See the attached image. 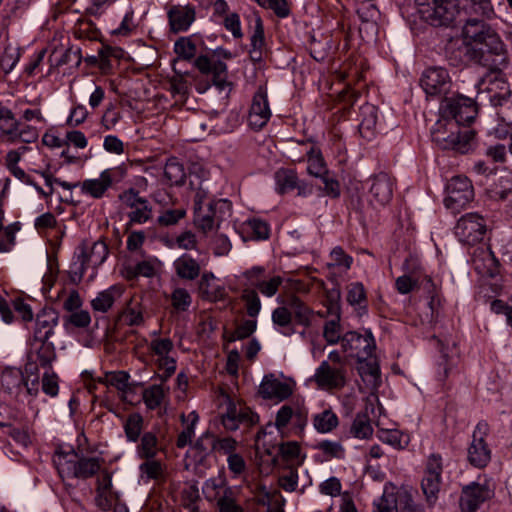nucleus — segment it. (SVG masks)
<instances>
[{"label":"nucleus","mask_w":512,"mask_h":512,"mask_svg":"<svg viewBox=\"0 0 512 512\" xmlns=\"http://www.w3.org/2000/svg\"><path fill=\"white\" fill-rule=\"evenodd\" d=\"M288 305L292 312V319L296 324L305 328L312 326L315 313L300 298L291 297L288 299Z\"/></svg>","instance_id":"nucleus-25"},{"label":"nucleus","mask_w":512,"mask_h":512,"mask_svg":"<svg viewBox=\"0 0 512 512\" xmlns=\"http://www.w3.org/2000/svg\"><path fill=\"white\" fill-rule=\"evenodd\" d=\"M271 110L268 103L267 91L260 86L253 96L249 111V123L253 128L261 129L269 121Z\"/></svg>","instance_id":"nucleus-16"},{"label":"nucleus","mask_w":512,"mask_h":512,"mask_svg":"<svg viewBox=\"0 0 512 512\" xmlns=\"http://www.w3.org/2000/svg\"><path fill=\"white\" fill-rule=\"evenodd\" d=\"M174 268L179 278L195 280L201 272L200 264L189 255H182L174 262Z\"/></svg>","instance_id":"nucleus-27"},{"label":"nucleus","mask_w":512,"mask_h":512,"mask_svg":"<svg viewBox=\"0 0 512 512\" xmlns=\"http://www.w3.org/2000/svg\"><path fill=\"white\" fill-rule=\"evenodd\" d=\"M174 51L183 60H191L196 54V45L190 38L181 37L175 42Z\"/></svg>","instance_id":"nucleus-55"},{"label":"nucleus","mask_w":512,"mask_h":512,"mask_svg":"<svg viewBox=\"0 0 512 512\" xmlns=\"http://www.w3.org/2000/svg\"><path fill=\"white\" fill-rule=\"evenodd\" d=\"M492 490L487 485L473 482L462 489L460 508L462 512H475L479 506L490 499Z\"/></svg>","instance_id":"nucleus-14"},{"label":"nucleus","mask_w":512,"mask_h":512,"mask_svg":"<svg viewBox=\"0 0 512 512\" xmlns=\"http://www.w3.org/2000/svg\"><path fill=\"white\" fill-rule=\"evenodd\" d=\"M420 85L428 96H441L450 91L452 81L447 69L433 66L424 70Z\"/></svg>","instance_id":"nucleus-10"},{"label":"nucleus","mask_w":512,"mask_h":512,"mask_svg":"<svg viewBox=\"0 0 512 512\" xmlns=\"http://www.w3.org/2000/svg\"><path fill=\"white\" fill-rule=\"evenodd\" d=\"M55 464L61 476H73L75 478L87 479L100 470V461L97 457H81L72 451L59 455Z\"/></svg>","instance_id":"nucleus-5"},{"label":"nucleus","mask_w":512,"mask_h":512,"mask_svg":"<svg viewBox=\"0 0 512 512\" xmlns=\"http://www.w3.org/2000/svg\"><path fill=\"white\" fill-rule=\"evenodd\" d=\"M21 57V49L12 44H8L0 58V67L4 73H10Z\"/></svg>","instance_id":"nucleus-41"},{"label":"nucleus","mask_w":512,"mask_h":512,"mask_svg":"<svg viewBox=\"0 0 512 512\" xmlns=\"http://www.w3.org/2000/svg\"><path fill=\"white\" fill-rule=\"evenodd\" d=\"M165 466L155 458L146 460L139 466L141 476L146 477L147 480H159L164 476Z\"/></svg>","instance_id":"nucleus-44"},{"label":"nucleus","mask_w":512,"mask_h":512,"mask_svg":"<svg viewBox=\"0 0 512 512\" xmlns=\"http://www.w3.org/2000/svg\"><path fill=\"white\" fill-rule=\"evenodd\" d=\"M292 393V386L287 382L281 381L274 374L265 375L258 389V394L267 400L284 401Z\"/></svg>","instance_id":"nucleus-15"},{"label":"nucleus","mask_w":512,"mask_h":512,"mask_svg":"<svg viewBox=\"0 0 512 512\" xmlns=\"http://www.w3.org/2000/svg\"><path fill=\"white\" fill-rule=\"evenodd\" d=\"M178 62V60H174L173 62V71L175 72V75L170 78V89L172 93L180 95L182 98H184L187 96L189 91L188 83L184 78V76L188 75V73L182 72V70L177 67Z\"/></svg>","instance_id":"nucleus-43"},{"label":"nucleus","mask_w":512,"mask_h":512,"mask_svg":"<svg viewBox=\"0 0 512 512\" xmlns=\"http://www.w3.org/2000/svg\"><path fill=\"white\" fill-rule=\"evenodd\" d=\"M216 438L213 434L205 432L192 446V450L195 452V461L202 464L206 458L215 451Z\"/></svg>","instance_id":"nucleus-31"},{"label":"nucleus","mask_w":512,"mask_h":512,"mask_svg":"<svg viewBox=\"0 0 512 512\" xmlns=\"http://www.w3.org/2000/svg\"><path fill=\"white\" fill-rule=\"evenodd\" d=\"M312 421L319 433H329L338 425V417L331 409L315 414Z\"/></svg>","instance_id":"nucleus-33"},{"label":"nucleus","mask_w":512,"mask_h":512,"mask_svg":"<svg viewBox=\"0 0 512 512\" xmlns=\"http://www.w3.org/2000/svg\"><path fill=\"white\" fill-rule=\"evenodd\" d=\"M295 406L296 404H285L280 407L275 417V426L278 431H282L291 423Z\"/></svg>","instance_id":"nucleus-60"},{"label":"nucleus","mask_w":512,"mask_h":512,"mask_svg":"<svg viewBox=\"0 0 512 512\" xmlns=\"http://www.w3.org/2000/svg\"><path fill=\"white\" fill-rule=\"evenodd\" d=\"M119 200L122 201L126 207H129L132 210L148 201L147 199L140 197L139 192L134 188H129L123 191L119 195Z\"/></svg>","instance_id":"nucleus-63"},{"label":"nucleus","mask_w":512,"mask_h":512,"mask_svg":"<svg viewBox=\"0 0 512 512\" xmlns=\"http://www.w3.org/2000/svg\"><path fill=\"white\" fill-rule=\"evenodd\" d=\"M473 62L486 68L476 83L478 94L483 92H493L505 88L506 80L503 69L508 64L506 51L491 56H485L475 51L472 52Z\"/></svg>","instance_id":"nucleus-3"},{"label":"nucleus","mask_w":512,"mask_h":512,"mask_svg":"<svg viewBox=\"0 0 512 512\" xmlns=\"http://www.w3.org/2000/svg\"><path fill=\"white\" fill-rule=\"evenodd\" d=\"M486 231V221L478 213L463 215L455 226V235L462 243L468 245L482 241Z\"/></svg>","instance_id":"nucleus-8"},{"label":"nucleus","mask_w":512,"mask_h":512,"mask_svg":"<svg viewBox=\"0 0 512 512\" xmlns=\"http://www.w3.org/2000/svg\"><path fill=\"white\" fill-rule=\"evenodd\" d=\"M347 369L332 365L330 362H321L313 376L318 387L325 390L342 389L347 382Z\"/></svg>","instance_id":"nucleus-12"},{"label":"nucleus","mask_w":512,"mask_h":512,"mask_svg":"<svg viewBox=\"0 0 512 512\" xmlns=\"http://www.w3.org/2000/svg\"><path fill=\"white\" fill-rule=\"evenodd\" d=\"M91 323L90 313L86 310H77L64 317V326L68 328H87Z\"/></svg>","instance_id":"nucleus-53"},{"label":"nucleus","mask_w":512,"mask_h":512,"mask_svg":"<svg viewBox=\"0 0 512 512\" xmlns=\"http://www.w3.org/2000/svg\"><path fill=\"white\" fill-rule=\"evenodd\" d=\"M246 227L256 240H264L269 237V226L266 222L259 219L247 221Z\"/></svg>","instance_id":"nucleus-62"},{"label":"nucleus","mask_w":512,"mask_h":512,"mask_svg":"<svg viewBox=\"0 0 512 512\" xmlns=\"http://www.w3.org/2000/svg\"><path fill=\"white\" fill-rule=\"evenodd\" d=\"M170 30L173 33L184 32L195 21L196 12L192 5H173L167 12Z\"/></svg>","instance_id":"nucleus-17"},{"label":"nucleus","mask_w":512,"mask_h":512,"mask_svg":"<svg viewBox=\"0 0 512 512\" xmlns=\"http://www.w3.org/2000/svg\"><path fill=\"white\" fill-rule=\"evenodd\" d=\"M372 432L373 428L367 415L357 414L351 426V433L357 438L365 439L372 435Z\"/></svg>","instance_id":"nucleus-46"},{"label":"nucleus","mask_w":512,"mask_h":512,"mask_svg":"<svg viewBox=\"0 0 512 512\" xmlns=\"http://www.w3.org/2000/svg\"><path fill=\"white\" fill-rule=\"evenodd\" d=\"M224 480L219 478L208 479L202 488L205 498L209 501H217L224 489Z\"/></svg>","instance_id":"nucleus-50"},{"label":"nucleus","mask_w":512,"mask_h":512,"mask_svg":"<svg viewBox=\"0 0 512 512\" xmlns=\"http://www.w3.org/2000/svg\"><path fill=\"white\" fill-rule=\"evenodd\" d=\"M261 7L271 9L280 18L289 15L290 9L286 0H255Z\"/></svg>","instance_id":"nucleus-61"},{"label":"nucleus","mask_w":512,"mask_h":512,"mask_svg":"<svg viewBox=\"0 0 512 512\" xmlns=\"http://www.w3.org/2000/svg\"><path fill=\"white\" fill-rule=\"evenodd\" d=\"M129 375L124 371L112 372L105 376L104 383L125 392L128 387Z\"/></svg>","instance_id":"nucleus-64"},{"label":"nucleus","mask_w":512,"mask_h":512,"mask_svg":"<svg viewBox=\"0 0 512 512\" xmlns=\"http://www.w3.org/2000/svg\"><path fill=\"white\" fill-rule=\"evenodd\" d=\"M225 200L208 201L207 204L201 206V200H196V208H194V222L204 233L211 231L215 224L219 226L221 221L220 208L225 206Z\"/></svg>","instance_id":"nucleus-11"},{"label":"nucleus","mask_w":512,"mask_h":512,"mask_svg":"<svg viewBox=\"0 0 512 512\" xmlns=\"http://www.w3.org/2000/svg\"><path fill=\"white\" fill-rule=\"evenodd\" d=\"M244 279V288H257L265 278V268L262 266H254L242 273Z\"/></svg>","instance_id":"nucleus-54"},{"label":"nucleus","mask_w":512,"mask_h":512,"mask_svg":"<svg viewBox=\"0 0 512 512\" xmlns=\"http://www.w3.org/2000/svg\"><path fill=\"white\" fill-rule=\"evenodd\" d=\"M38 342L40 343V346L37 348L35 353L36 362H38L42 367H47L56 358L54 344L48 340Z\"/></svg>","instance_id":"nucleus-45"},{"label":"nucleus","mask_w":512,"mask_h":512,"mask_svg":"<svg viewBox=\"0 0 512 512\" xmlns=\"http://www.w3.org/2000/svg\"><path fill=\"white\" fill-rule=\"evenodd\" d=\"M143 417L139 413L130 414L125 422L124 430L129 441L136 442L140 436Z\"/></svg>","instance_id":"nucleus-48"},{"label":"nucleus","mask_w":512,"mask_h":512,"mask_svg":"<svg viewBox=\"0 0 512 512\" xmlns=\"http://www.w3.org/2000/svg\"><path fill=\"white\" fill-rule=\"evenodd\" d=\"M58 320L59 314L54 309H42L36 316L33 333L34 341L49 340L54 334V328L57 326Z\"/></svg>","instance_id":"nucleus-19"},{"label":"nucleus","mask_w":512,"mask_h":512,"mask_svg":"<svg viewBox=\"0 0 512 512\" xmlns=\"http://www.w3.org/2000/svg\"><path fill=\"white\" fill-rule=\"evenodd\" d=\"M372 184L370 187L371 202L377 205L384 206L390 202L393 196L394 183L392 178L384 172L374 175L371 178Z\"/></svg>","instance_id":"nucleus-18"},{"label":"nucleus","mask_w":512,"mask_h":512,"mask_svg":"<svg viewBox=\"0 0 512 512\" xmlns=\"http://www.w3.org/2000/svg\"><path fill=\"white\" fill-rule=\"evenodd\" d=\"M313 150L308 153V166L307 171L310 175H313L315 177L322 178L326 174H328V171L326 170L324 160L320 154L313 155Z\"/></svg>","instance_id":"nucleus-59"},{"label":"nucleus","mask_w":512,"mask_h":512,"mask_svg":"<svg viewBox=\"0 0 512 512\" xmlns=\"http://www.w3.org/2000/svg\"><path fill=\"white\" fill-rule=\"evenodd\" d=\"M18 128L19 122L13 112L6 107H0V133L6 137V141L15 143Z\"/></svg>","instance_id":"nucleus-29"},{"label":"nucleus","mask_w":512,"mask_h":512,"mask_svg":"<svg viewBox=\"0 0 512 512\" xmlns=\"http://www.w3.org/2000/svg\"><path fill=\"white\" fill-rule=\"evenodd\" d=\"M494 106H499L501 119L508 125H512V91L504 94H495L491 97Z\"/></svg>","instance_id":"nucleus-35"},{"label":"nucleus","mask_w":512,"mask_h":512,"mask_svg":"<svg viewBox=\"0 0 512 512\" xmlns=\"http://www.w3.org/2000/svg\"><path fill=\"white\" fill-rule=\"evenodd\" d=\"M165 394L162 385H151L144 389L142 397L146 407L150 410H154L162 404Z\"/></svg>","instance_id":"nucleus-42"},{"label":"nucleus","mask_w":512,"mask_h":512,"mask_svg":"<svg viewBox=\"0 0 512 512\" xmlns=\"http://www.w3.org/2000/svg\"><path fill=\"white\" fill-rule=\"evenodd\" d=\"M491 458V452L485 440L473 439L468 449V460L477 468L485 467Z\"/></svg>","instance_id":"nucleus-26"},{"label":"nucleus","mask_w":512,"mask_h":512,"mask_svg":"<svg viewBox=\"0 0 512 512\" xmlns=\"http://www.w3.org/2000/svg\"><path fill=\"white\" fill-rule=\"evenodd\" d=\"M157 444L158 440L155 434L152 432L144 433L137 449L138 456L146 460L155 458L158 452Z\"/></svg>","instance_id":"nucleus-40"},{"label":"nucleus","mask_w":512,"mask_h":512,"mask_svg":"<svg viewBox=\"0 0 512 512\" xmlns=\"http://www.w3.org/2000/svg\"><path fill=\"white\" fill-rule=\"evenodd\" d=\"M129 225L131 224H143L152 218V207L149 202L136 207L128 213Z\"/></svg>","instance_id":"nucleus-56"},{"label":"nucleus","mask_w":512,"mask_h":512,"mask_svg":"<svg viewBox=\"0 0 512 512\" xmlns=\"http://www.w3.org/2000/svg\"><path fill=\"white\" fill-rule=\"evenodd\" d=\"M442 117L459 125L472 122L477 116V105L473 98L464 95L445 97L440 105Z\"/></svg>","instance_id":"nucleus-7"},{"label":"nucleus","mask_w":512,"mask_h":512,"mask_svg":"<svg viewBox=\"0 0 512 512\" xmlns=\"http://www.w3.org/2000/svg\"><path fill=\"white\" fill-rule=\"evenodd\" d=\"M216 505L219 512H244L243 507L238 503L236 491L231 487L223 489Z\"/></svg>","instance_id":"nucleus-32"},{"label":"nucleus","mask_w":512,"mask_h":512,"mask_svg":"<svg viewBox=\"0 0 512 512\" xmlns=\"http://www.w3.org/2000/svg\"><path fill=\"white\" fill-rule=\"evenodd\" d=\"M510 196H512V175L509 172H504L494 183V188L491 190V198L507 200Z\"/></svg>","instance_id":"nucleus-37"},{"label":"nucleus","mask_w":512,"mask_h":512,"mask_svg":"<svg viewBox=\"0 0 512 512\" xmlns=\"http://www.w3.org/2000/svg\"><path fill=\"white\" fill-rule=\"evenodd\" d=\"M275 180L278 191L284 194L295 189L298 186V178L296 172L291 169H279L275 173Z\"/></svg>","instance_id":"nucleus-38"},{"label":"nucleus","mask_w":512,"mask_h":512,"mask_svg":"<svg viewBox=\"0 0 512 512\" xmlns=\"http://www.w3.org/2000/svg\"><path fill=\"white\" fill-rule=\"evenodd\" d=\"M462 35L463 44L459 48V52H463L469 61H473V51L485 56L506 51L498 34L483 20L467 19L462 29Z\"/></svg>","instance_id":"nucleus-1"},{"label":"nucleus","mask_w":512,"mask_h":512,"mask_svg":"<svg viewBox=\"0 0 512 512\" xmlns=\"http://www.w3.org/2000/svg\"><path fill=\"white\" fill-rule=\"evenodd\" d=\"M124 293V287L121 285H112L108 289L103 290L91 300V307L96 312H108L114 303L119 300Z\"/></svg>","instance_id":"nucleus-24"},{"label":"nucleus","mask_w":512,"mask_h":512,"mask_svg":"<svg viewBox=\"0 0 512 512\" xmlns=\"http://www.w3.org/2000/svg\"><path fill=\"white\" fill-rule=\"evenodd\" d=\"M200 500L199 489L196 484H191L185 487L182 491L183 506L189 510V512H199L197 505Z\"/></svg>","instance_id":"nucleus-51"},{"label":"nucleus","mask_w":512,"mask_h":512,"mask_svg":"<svg viewBox=\"0 0 512 512\" xmlns=\"http://www.w3.org/2000/svg\"><path fill=\"white\" fill-rule=\"evenodd\" d=\"M241 298L246 304L247 314L256 317L261 309V302L258 293L253 288H243Z\"/></svg>","instance_id":"nucleus-49"},{"label":"nucleus","mask_w":512,"mask_h":512,"mask_svg":"<svg viewBox=\"0 0 512 512\" xmlns=\"http://www.w3.org/2000/svg\"><path fill=\"white\" fill-rule=\"evenodd\" d=\"M114 179L110 169L104 170L99 178L86 179L80 184L83 194L89 195L95 199L102 198L106 191L113 185Z\"/></svg>","instance_id":"nucleus-21"},{"label":"nucleus","mask_w":512,"mask_h":512,"mask_svg":"<svg viewBox=\"0 0 512 512\" xmlns=\"http://www.w3.org/2000/svg\"><path fill=\"white\" fill-rule=\"evenodd\" d=\"M441 476L433 475V473H425L421 487L423 493L430 504H433L437 499V494L440 491Z\"/></svg>","instance_id":"nucleus-39"},{"label":"nucleus","mask_w":512,"mask_h":512,"mask_svg":"<svg viewBox=\"0 0 512 512\" xmlns=\"http://www.w3.org/2000/svg\"><path fill=\"white\" fill-rule=\"evenodd\" d=\"M272 322L279 330L286 336L292 335L295 330L293 329L292 312L288 303L286 306H280L272 312Z\"/></svg>","instance_id":"nucleus-30"},{"label":"nucleus","mask_w":512,"mask_h":512,"mask_svg":"<svg viewBox=\"0 0 512 512\" xmlns=\"http://www.w3.org/2000/svg\"><path fill=\"white\" fill-rule=\"evenodd\" d=\"M445 206L453 212H458L466 206L474 196L473 187L466 177H453L446 188Z\"/></svg>","instance_id":"nucleus-9"},{"label":"nucleus","mask_w":512,"mask_h":512,"mask_svg":"<svg viewBox=\"0 0 512 512\" xmlns=\"http://www.w3.org/2000/svg\"><path fill=\"white\" fill-rule=\"evenodd\" d=\"M440 351V361L438 362V377L439 380H445L449 372L456 365L457 351L455 349V343L448 339L441 340L437 337H433Z\"/></svg>","instance_id":"nucleus-20"},{"label":"nucleus","mask_w":512,"mask_h":512,"mask_svg":"<svg viewBox=\"0 0 512 512\" xmlns=\"http://www.w3.org/2000/svg\"><path fill=\"white\" fill-rule=\"evenodd\" d=\"M392 502L397 512H423L422 508L415 504L411 494L406 491L398 492Z\"/></svg>","instance_id":"nucleus-47"},{"label":"nucleus","mask_w":512,"mask_h":512,"mask_svg":"<svg viewBox=\"0 0 512 512\" xmlns=\"http://www.w3.org/2000/svg\"><path fill=\"white\" fill-rule=\"evenodd\" d=\"M431 137L441 149L465 154L472 148L475 132L468 128L462 130L457 122L443 117L433 126Z\"/></svg>","instance_id":"nucleus-2"},{"label":"nucleus","mask_w":512,"mask_h":512,"mask_svg":"<svg viewBox=\"0 0 512 512\" xmlns=\"http://www.w3.org/2000/svg\"><path fill=\"white\" fill-rule=\"evenodd\" d=\"M421 17L435 27H448L460 13L459 0H426L419 2Z\"/></svg>","instance_id":"nucleus-4"},{"label":"nucleus","mask_w":512,"mask_h":512,"mask_svg":"<svg viewBox=\"0 0 512 512\" xmlns=\"http://www.w3.org/2000/svg\"><path fill=\"white\" fill-rule=\"evenodd\" d=\"M367 359L360 363L359 373L364 379L369 377V382L375 385L380 376V369L375 360Z\"/></svg>","instance_id":"nucleus-58"},{"label":"nucleus","mask_w":512,"mask_h":512,"mask_svg":"<svg viewBox=\"0 0 512 512\" xmlns=\"http://www.w3.org/2000/svg\"><path fill=\"white\" fill-rule=\"evenodd\" d=\"M378 109L372 104H365L360 108L359 133L362 138L370 141L376 135Z\"/></svg>","instance_id":"nucleus-23"},{"label":"nucleus","mask_w":512,"mask_h":512,"mask_svg":"<svg viewBox=\"0 0 512 512\" xmlns=\"http://www.w3.org/2000/svg\"><path fill=\"white\" fill-rule=\"evenodd\" d=\"M24 383V375L19 369L5 370L1 376L2 387L10 394L18 393Z\"/></svg>","instance_id":"nucleus-34"},{"label":"nucleus","mask_w":512,"mask_h":512,"mask_svg":"<svg viewBox=\"0 0 512 512\" xmlns=\"http://www.w3.org/2000/svg\"><path fill=\"white\" fill-rule=\"evenodd\" d=\"M342 347L344 351H354L358 362L361 363L372 355L375 343L370 332L361 335L355 331H350L342 337Z\"/></svg>","instance_id":"nucleus-13"},{"label":"nucleus","mask_w":512,"mask_h":512,"mask_svg":"<svg viewBox=\"0 0 512 512\" xmlns=\"http://www.w3.org/2000/svg\"><path fill=\"white\" fill-rule=\"evenodd\" d=\"M347 301L352 306L366 307V292L362 283L355 282L348 286Z\"/></svg>","instance_id":"nucleus-52"},{"label":"nucleus","mask_w":512,"mask_h":512,"mask_svg":"<svg viewBox=\"0 0 512 512\" xmlns=\"http://www.w3.org/2000/svg\"><path fill=\"white\" fill-rule=\"evenodd\" d=\"M81 252L77 256V261L73 262L69 270L70 281L74 284L81 282L84 273L89 265L100 266L108 255V247L103 241H96L90 248L82 244Z\"/></svg>","instance_id":"nucleus-6"},{"label":"nucleus","mask_w":512,"mask_h":512,"mask_svg":"<svg viewBox=\"0 0 512 512\" xmlns=\"http://www.w3.org/2000/svg\"><path fill=\"white\" fill-rule=\"evenodd\" d=\"M327 313L330 316H332V319L325 322L323 328V337L328 344H337L340 340L342 341V328L340 324V306L337 301H331L330 305L327 308Z\"/></svg>","instance_id":"nucleus-22"},{"label":"nucleus","mask_w":512,"mask_h":512,"mask_svg":"<svg viewBox=\"0 0 512 512\" xmlns=\"http://www.w3.org/2000/svg\"><path fill=\"white\" fill-rule=\"evenodd\" d=\"M172 306L177 311H186L191 305L192 298L184 288H176L171 294Z\"/></svg>","instance_id":"nucleus-57"},{"label":"nucleus","mask_w":512,"mask_h":512,"mask_svg":"<svg viewBox=\"0 0 512 512\" xmlns=\"http://www.w3.org/2000/svg\"><path fill=\"white\" fill-rule=\"evenodd\" d=\"M195 67L203 74H227V65L222 61L212 62L209 57L201 55L194 61Z\"/></svg>","instance_id":"nucleus-36"},{"label":"nucleus","mask_w":512,"mask_h":512,"mask_svg":"<svg viewBox=\"0 0 512 512\" xmlns=\"http://www.w3.org/2000/svg\"><path fill=\"white\" fill-rule=\"evenodd\" d=\"M164 177L171 185L182 186L186 180V170L177 158H169L164 166Z\"/></svg>","instance_id":"nucleus-28"}]
</instances>
